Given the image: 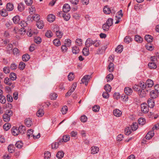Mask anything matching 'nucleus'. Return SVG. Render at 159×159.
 <instances>
[{
  "label": "nucleus",
  "mask_w": 159,
  "mask_h": 159,
  "mask_svg": "<svg viewBox=\"0 0 159 159\" xmlns=\"http://www.w3.org/2000/svg\"><path fill=\"white\" fill-rule=\"evenodd\" d=\"M27 23L24 21H21L20 22V26L22 28H20V35H24L26 32V29L27 28Z\"/></svg>",
  "instance_id": "obj_1"
},
{
  "label": "nucleus",
  "mask_w": 159,
  "mask_h": 159,
  "mask_svg": "<svg viewBox=\"0 0 159 159\" xmlns=\"http://www.w3.org/2000/svg\"><path fill=\"white\" fill-rule=\"evenodd\" d=\"M141 110L144 113H146L149 111V107L147 103H143L141 104Z\"/></svg>",
  "instance_id": "obj_2"
},
{
  "label": "nucleus",
  "mask_w": 159,
  "mask_h": 159,
  "mask_svg": "<svg viewBox=\"0 0 159 159\" xmlns=\"http://www.w3.org/2000/svg\"><path fill=\"white\" fill-rule=\"evenodd\" d=\"M91 78L90 75H86L84 76L81 80V82L84 84L86 85L88 84V82Z\"/></svg>",
  "instance_id": "obj_3"
},
{
  "label": "nucleus",
  "mask_w": 159,
  "mask_h": 159,
  "mask_svg": "<svg viewBox=\"0 0 159 159\" xmlns=\"http://www.w3.org/2000/svg\"><path fill=\"white\" fill-rule=\"evenodd\" d=\"M97 42V40H93L90 38H88L85 42V45L87 47H89L92 44H95Z\"/></svg>",
  "instance_id": "obj_4"
},
{
  "label": "nucleus",
  "mask_w": 159,
  "mask_h": 159,
  "mask_svg": "<svg viewBox=\"0 0 159 159\" xmlns=\"http://www.w3.org/2000/svg\"><path fill=\"white\" fill-rule=\"evenodd\" d=\"M20 128V126L19 128H17L15 127H13L11 129V132L12 134L15 136H17L19 133L20 131L19 129V128Z\"/></svg>",
  "instance_id": "obj_5"
},
{
  "label": "nucleus",
  "mask_w": 159,
  "mask_h": 159,
  "mask_svg": "<svg viewBox=\"0 0 159 159\" xmlns=\"http://www.w3.org/2000/svg\"><path fill=\"white\" fill-rule=\"evenodd\" d=\"M154 84L153 81L149 79H148L146 82V85L148 88V89H149V88L152 87Z\"/></svg>",
  "instance_id": "obj_6"
},
{
  "label": "nucleus",
  "mask_w": 159,
  "mask_h": 159,
  "mask_svg": "<svg viewBox=\"0 0 159 159\" xmlns=\"http://www.w3.org/2000/svg\"><path fill=\"white\" fill-rule=\"evenodd\" d=\"M149 90V89H148L147 88L145 90L144 89H142L141 91L139 94L140 97L142 98L145 97Z\"/></svg>",
  "instance_id": "obj_7"
},
{
  "label": "nucleus",
  "mask_w": 159,
  "mask_h": 159,
  "mask_svg": "<svg viewBox=\"0 0 159 159\" xmlns=\"http://www.w3.org/2000/svg\"><path fill=\"white\" fill-rule=\"evenodd\" d=\"M70 9V7L68 4H65L63 7V11L65 12H67Z\"/></svg>",
  "instance_id": "obj_8"
},
{
  "label": "nucleus",
  "mask_w": 159,
  "mask_h": 159,
  "mask_svg": "<svg viewBox=\"0 0 159 159\" xmlns=\"http://www.w3.org/2000/svg\"><path fill=\"white\" fill-rule=\"evenodd\" d=\"M124 92L127 95H130L131 94L133 90L131 88L129 87H126L124 89Z\"/></svg>",
  "instance_id": "obj_9"
},
{
  "label": "nucleus",
  "mask_w": 159,
  "mask_h": 159,
  "mask_svg": "<svg viewBox=\"0 0 159 159\" xmlns=\"http://www.w3.org/2000/svg\"><path fill=\"white\" fill-rule=\"evenodd\" d=\"M154 132L153 131H149L146 136V138L149 140L151 139L154 135Z\"/></svg>",
  "instance_id": "obj_10"
},
{
  "label": "nucleus",
  "mask_w": 159,
  "mask_h": 159,
  "mask_svg": "<svg viewBox=\"0 0 159 159\" xmlns=\"http://www.w3.org/2000/svg\"><path fill=\"white\" fill-rule=\"evenodd\" d=\"M55 19V16L53 14H51L48 15L47 16L48 21L50 22L53 21Z\"/></svg>",
  "instance_id": "obj_11"
},
{
  "label": "nucleus",
  "mask_w": 159,
  "mask_h": 159,
  "mask_svg": "<svg viewBox=\"0 0 159 159\" xmlns=\"http://www.w3.org/2000/svg\"><path fill=\"white\" fill-rule=\"evenodd\" d=\"M91 149V153L93 154L98 153L99 151V148L96 146H93Z\"/></svg>",
  "instance_id": "obj_12"
},
{
  "label": "nucleus",
  "mask_w": 159,
  "mask_h": 159,
  "mask_svg": "<svg viewBox=\"0 0 159 159\" xmlns=\"http://www.w3.org/2000/svg\"><path fill=\"white\" fill-rule=\"evenodd\" d=\"M11 116L8 115L7 113H5L3 115L2 117L4 121L8 122L10 120Z\"/></svg>",
  "instance_id": "obj_13"
},
{
  "label": "nucleus",
  "mask_w": 159,
  "mask_h": 159,
  "mask_svg": "<svg viewBox=\"0 0 159 159\" xmlns=\"http://www.w3.org/2000/svg\"><path fill=\"white\" fill-rule=\"evenodd\" d=\"M12 20L14 24H20V17L19 16H16L13 17Z\"/></svg>",
  "instance_id": "obj_14"
},
{
  "label": "nucleus",
  "mask_w": 159,
  "mask_h": 159,
  "mask_svg": "<svg viewBox=\"0 0 159 159\" xmlns=\"http://www.w3.org/2000/svg\"><path fill=\"white\" fill-rule=\"evenodd\" d=\"M72 52L73 54H76L80 52L79 48L77 46L73 47L72 48Z\"/></svg>",
  "instance_id": "obj_15"
},
{
  "label": "nucleus",
  "mask_w": 159,
  "mask_h": 159,
  "mask_svg": "<svg viewBox=\"0 0 159 159\" xmlns=\"http://www.w3.org/2000/svg\"><path fill=\"white\" fill-rule=\"evenodd\" d=\"M113 114L115 116L120 117L121 115L122 112L118 109H115L114 110Z\"/></svg>",
  "instance_id": "obj_16"
},
{
  "label": "nucleus",
  "mask_w": 159,
  "mask_h": 159,
  "mask_svg": "<svg viewBox=\"0 0 159 159\" xmlns=\"http://www.w3.org/2000/svg\"><path fill=\"white\" fill-rule=\"evenodd\" d=\"M147 102L148 104V106L149 107L151 108L154 107V103L153 99H149L148 100Z\"/></svg>",
  "instance_id": "obj_17"
},
{
  "label": "nucleus",
  "mask_w": 159,
  "mask_h": 159,
  "mask_svg": "<svg viewBox=\"0 0 159 159\" xmlns=\"http://www.w3.org/2000/svg\"><path fill=\"white\" fill-rule=\"evenodd\" d=\"M25 123L26 125L28 127L30 126L32 124V122L31 119L27 118L25 120Z\"/></svg>",
  "instance_id": "obj_18"
},
{
  "label": "nucleus",
  "mask_w": 159,
  "mask_h": 159,
  "mask_svg": "<svg viewBox=\"0 0 159 159\" xmlns=\"http://www.w3.org/2000/svg\"><path fill=\"white\" fill-rule=\"evenodd\" d=\"M103 11L106 14H109L111 12V10L107 6H105L103 8Z\"/></svg>",
  "instance_id": "obj_19"
},
{
  "label": "nucleus",
  "mask_w": 159,
  "mask_h": 159,
  "mask_svg": "<svg viewBox=\"0 0 159 159\" xmlns=\"http://www.w3.org/2000/svg\"><path fill=\"white\" fill-rule=\"evenodd\" d=\"M157 93L156 91L155 90H153L150 93V95L151 98L154 99L157 97Z\"/></svg>",
  "instance_id": "obj_20"
},
{
  "label": "nucleus",
  "mask_w": 159,
  "mask_h": 159,
  "mask_svg": "<svg viewBox=\"0 0 159 159\" xmlns=\"http://www.w3.org/2000/svg\"><path fill=\"white\" fill-rule=\"evenodd\" d=\"M14 8L13 4L12 3H8L6 6V9L8 11H12Z\"/></svg>",
  "instance_id": "obj_21"
},
{
  "label": "nucleus",
  "mask_w": 159,
  "mask_h": 159,
  "mask_svg": "<svg viewBox=\"0 0 159 159\" xmlns=\"http://www.w3.org/2000/svg\"><path fill=\"white\" fill-rule=\"evenodd\" d=\"M145 39L149 43L152 42L153 39V37L149 35H146L145 36Z\"/></svg>",
  "instance_id": "obj_22"
},
{
  "label": "nucleus",
  "mask_w": 159,
  "mask_h": 159,
  "mask_svg": "<svg viewBox=\"0 0 159 159\" xmlns=\"http://www.w3.org/2000/svg\"><path fill=\"white\" fill-rule=\"evenodd\" d=\"M36 25L37 27L39 29H42L44 26V24L42 20L37 21Z\"/></svg>",
  "instance_id": "obj_23"
},
{
  "label": "nucleus",
  "mask_w": 159,
  "mask_h": 159,
  "mask_svg": "<svg viewBox=\"0 0 159 159\" xmlns=\"http://www.w3.org/2000/svg\"><path fill=\"white\" fill-rule=\"evenodd\" d=\"M123 46L121 45H119L116 48L115 51L117 53H120L123 51Z\"/></svg>",
  "instance_id": "obj_24"
},
{
  "label": "nucleus",
  "mask_w": 159,
  "mask_h": 159,
  "mask_svg": "<svg viewBox=\"0 0 159 159\" xmlns=\"http://www.w3.org/2000/svg\"><path fill=\"white\" fill-rule=\"evenodd\" d=\"M7 148L8 152L10 153L13 152L14 151L15 148L13 144H10L8 146Z\"/></svg>",
  "instance_id": "obj_25"
},
{
  "label": "nucleus",
  "mask_w": 159,
  "mask_h": 159,
  "mask_svg": "<svg viewBox=\"0 0 159 159\" xmlns=\"http://www.w3.org/2000/svg\"><path fill=\"white\" fill-rule=\"evenodd\" d=\"M64 154L63 151H60L57 154L56 157L58 159H61L64 157Z\"/></svg>",
  "instance_id": "obj_26"
},
{
  "label": "nucleus",
  "mask_w": 159,
  "mask_h": 159,
  "mask_svg": "<svg viewBox=\"0 0 159 159\" xmlns=\"http://www.w3.org/2000/svg\"><path fill=\"white\" fill-rule=\"evenodd\" d=\"M61 139L59 140L58 142L53 143L52 145V149H57L59 146V143L61 142Z\"/></svg>",
  "instance_id": "obj_27"
},
{
  "label": "nucleus",
  "mask_w": 159,
  "mask_h": 159,
  "mask_svg": "<svg viewBox=\"0 0 159 159\" xmlns=\"http://www.w3.org/2000/svg\"><path fill=\"white\" fill-rule=\"evenodd\" d=\"M44 114V111L43 109H39L36 113L37 116L39 117L42 116Z\"/></svg>",
  "instance_id": "obj_28"
},
{
  "label": "nucleus",
  "mask_w": 159,
  "mask_h": 159,
  "mask_svg": "<svg viewBox=\"0 0 159 159\" xmlns=\"http://www.w3.org/2000/svg\"><path fill=\"white\" fill-rule=\"evenodd\" d=\"M12 48V45L11 44H9L6 47L7 52V53L10 54L11 52Z\"/></svg>",
  "instance_id": "obj_29"
},
{
  "label": "nucleus",
  "mask_w": 159,
  "mask_h": 159,
  "mask_svg": "<svg viewBox=\"0 0 159 159\" xmlns=\"http://www.w3.org/2000/svg\"><path fill=\"white\" fill-rule=\"evenodd\" d=\"M88 47L84 48L82 51L83 54L84 56H88L89 54V49Z\"/></svg>",
  "instance_id": "obj_30"
},
{
  "label": "nucleus",
  "mask_w": 159,
  "mask_h": 159,
  "mask_svg": "<svg viewBox=\"0 0 159 159\" xmlns=\"http://www.w3.org/2000/svg\"><path fill=\"white\" fill-rule=\"evenodd\" d=\"M4 83L8 85H11V79L8 78L7 77L4 80Z\"/></svg>",
  "instance_id": "obj_31"
},
{
  "label": "nucleus",
  "mask_w": 159,
  "mask_h": 159,
  "mask_svg": "<svg viewBox=\"0 0 159 159\" xmlns=\"http://www.w3.org/2000/svg\"><path fill=\"white\" fill-rule=\"evenodd\" d=\"M135 40L139 43H141L143 41V39L140 36L136 35L134 38Z\"/></svg>",
  "instance_id": "obj_32"
},
{
  "label": "nucleus",
  "mask_w": 159,
  "mask_h": 159,
  "mask_svg": "<svg viewBox=\"0 0 159 159\" xmlns=\"http://www.w3.org/2000/svg\"><path fill=\"white\" fill-rule=\"evenodd\" d=\"M30 58V56L28 54H25L22 56V59L23 61H27Z\"/></svg>",
  "instance_id": "obj_33"
},
{
  "label": "nucleus",
  "mask_w": 159,
  "mask_h": 159,
  "mask_svg": "<svg viewBox=\"0 0 159 159\" xmlns=\"http://www.w3.org/2000/svg\"><path fill=\"white\" fill-rule=\"evenodd\" d=\"M52 30L53 32H54L56 33L57 31L59 30V26L57 25H54L52 28Z\"/></svg>",
  "instance_id": "obj_34"
},
{
  "label": "nucleus",
  "mask_w": 159,
  "mask_h": 159,
  "mask_svg": "<svg viewBox=\"0 0 159 159\" xmlns=\"http://www.w3.org/2000/svg\"><path fill=\"white\" fill-rule=\"evenodd\" d=\"M70 139V137L68 135H65L63 136L62 139V140H61V142H66L69 141Z\"/></svg>",
  "instance_id": "obj_35"
},
{
  "label": "nucleus",
  "mask_w": 159,
  "mask_h": 159,
  "mask_svg": "<svg viewBox=\"0 0 159 159\" xmlns=\"http://www.w3.org/2000/svg\"><path fill=\"white\" fill-rule=\"evenodd\" d=\"M108 69L110 72H112L114 69V64L112 63H110L108 66Z\"/></svg>",
  "instance_id": "obj_36"
},
{
  "label": "nucleus",
  "mask_w": 159,
  "mask_h": 159,
  "mask_svg": "<svg viewBox=\"0 0 159 159\" xmlns=\"http://www.w3.org/2000/svg\"><path fill=\"white\" fill-rule=\"evenodd\" d=\"M45 36L48 38H51L53 35V34L50 30H48L45 33Z\"/></svg>",
  "instance_id": "obj_37"
},
{
  "label": "nucleus",
  "mask_w": 159,
  "mask_h": 159,
  "mask_svg": "<svg viewBox=\"0 0 159 159\" xmlns=\"http://www.w3.org/2000/svg\"><path fill=\"white\" fill-rule=\"evenodd\" d=\"M113 75L111 74H110L106 76V78L107 79V82H109L111 81L113 79Z\"/></svg>",
  "instance_id": "obj_38"
},
{
  "label": "nucleus",
  "mask_w": 159,
  "mask_h": 159,
  "mask_svg": "<svg viewBox=\"0 0 159 159\" xmlns=\"http://www.w3.org/2000/svg\"><path fill=\"white\" fill-rule=\"evenodd\" d=\"M53 43L57 46H58L61 44L60 40L57 39H55L53 40Z\"/></svg>",
  "instance_id": "obj_39"
},
{
  "label": "nucleus",
  "mask_w": 159,
  "mask_h": 159,
  "mask_svg": "<svg viewBox=\"0 0 159 159\" xmlns=\"http://www.w3.org/2000/svg\"><path fill=\"white\" fill-rule=\"evenodd\" d=\"M11 127V125L9 123H6L3 125V128L6 131H7Z\"/></svg>",
  "instance_id": "obj_40"
},
{
  "label": "nucleus",
  "mask_w": 159,
  "mask_h": 159,
  "mask_svg": "<svg viewBox=\"0 0 159 159\" xmlns=\"http://www.w3.org/2000/svg\"><path fill=\"white\" fill-rule=\"evenodd\" d=\"M34 42L38 44H40L42 41V39L39 37H35L34 39Z\"/></svg>",
  "instance_id": "obj_41"
},
{
  "label": "nucleus",
  "mask_w": 159,
  "mask_h": 159,
  "mask_svg": "<svg viewBox=\"0 0 159 159\" xmlns=\"http://www.w3.org/2000/svg\"><path fill=\"white\" fill-rule=\"evenodd\" d=\"M148 67L151 69H155L157 68V66L156 64L154 62H150L148 64Z\"/></svg>",
  "instance_id": "obj_42"
},
{
  "label": "nucleus",
  "mask_w": 159,
  "mask_h": 159,
  "mask_svg": "<svg viewBox=\"0 0 159 159\" xmlns=\"http://www.w3.org/2000/svg\"><path fill=\"white\" fill-rule=\"evenodd\" d=\"M138 128V125L137 123L134 122L131 125V128L133 130H136Z\"/></svg>",
  "instance_id": "obj_43"
},
{
  "label": "nucleus",
  "mask_w": 159,
  "mask_h": 159,
  "mask_svg": "<svg viewBox=\"0 0 159 159\" xmlns=\"http://www.w3.org/2000/svg\"><path fill=\"white\" fill-rule=\"evenodd\" d=\"M68 111V107L66 106H64L61 109V111L62 113L63 114H66Z\"/></svg>",
  "instance_id": "obj_44"
},
{
  "label": "nucleus",
  "mask_w": 159,
  "mask_h": 159,
  "mask_svg": "<svg viewBox=\"0 0 159 159\" xmlns=\"http://www.w3.org/2000/svg\"><path fill=\"white\" fill-rule=\"evenodd\" d=\"M104 89L107 92H110L111 91V87L109 84H107L104 86Z\"/></svg>",
  "instance_id": "obj_45"
},
{
  "label": "nucleus",
  "mask_w": 159,
  "mask_h": 159,
  "mask_svg": "<svg viewBox=\"0 0 159 159\" xmlns=\"http://www.w3.org/2000/svg\"><path fill=\"white\" fill-rule=\"evenodd\" d=\"M139 85L140 87L142 88V89H148L146 85V84L143 82H140L139 83Z\"/></svg>",
  "instance_id": "obj_46"
},
{
  "label": "nucleus",
  "mask_w": 159,
  "mask_h": 159,
  "mask_svg": "<svg viewBox=\"0 0 159 159\" xmlns=\"http://www.w3.org/2000/svg\"><path fill=\"white\" fill-rule=\"evenodd\" d=\"M62 16L64 19L66 21L68 20L70 18V16L68 13H64L63 14Z\"/></svg>",
  "instance_id": "obj_47"
},
{
  "label": "nucleus",
  "mask_w": 159,
  "mask_h": 159,
  "mask_svg": "<svg viewBox=\"0 0 159 159\" xmlns=\"http://www.w3.org/2000/svg\"><path fill=\"white\" fill-rule=\"evenodd\" d=\"M138 123L140 125H143L145 123V120L144 118H140L138 119Z\"/></svg>",
  "instance_id": "obj_48"
},
{
  "label": "nucleus",
  "mask_w": 159,
  "mask_h": 159,
  "mask_svg": "<svg viewBox=\"0 0 159 159\" xmlns=\"http://www.w3.org/2000/svg\"><path fill=\"white\" fill-rule=\"evenodd\" d=\"M10 77L11 80H14L16 78V76L15 73H11L10 75Z\"/></svg>",
  "instance_id": "obj_49"
},
{
  "label": "nucleus",
  "mask_w": 159,
  "mask_h": 159,
  "mask_svg": "<svg viewBox=\"0 0 159 159\" xmlns=\"http://www.w3.org/2000/svg\"><path fill=\"white\" fill-rule=\"evenodd\" d=\"M6 101V98L4 96L2 95H0V102L1 103L4 104Z\"/></svg>",
  "instance_id": "obj_50"
},
{
  "label": "nucleus",
  "mask_w": 159,
  "mask_h": 159,
  "mask_svg": "<svg viewBox=\"0 0 159 159\" xmlns=\"http://www.w3.org/2000/svg\"><path fill=\"white\" fill-rule=\"evenodd\" d=\"M109 27L106 23L104 24L102 27L103 30L105 32L109 30Z\"/></svg>",
  "instance_id": "obj_51"
},
{
  "label": "nucleus",
  "mask_w": 159,
  "mask_h": 159,
  "mask_svg": "<svg viewBox=\"0 0 159 159\" xmlns=\"http://www.w3.org/2000/svg\"><path fill=\"white\" fill-rule=\"evenodd\" d=\"M33 20H39L40 19V16L38 14H35L32 16Z\"/></svg>",
  "instance_id": "obj_52"
},
{
  "label": "nucleus",
  "mask_w": 159,
  "mask_h": 159,
  "mask_svg": "<svg viewBox=\"0 0 159 159\" xmlns=\"http://www.w3.org/2000/svg\"><path fill=\"white\" fill-rule=\"evenodd\" d=\"M36 10L34 7H31L29 9V13L31 14H33L35 12Z\"/></svg>",
  "instance_id": "obj_53"
},
{
  "label": "nucleus",
  "mask_w": 159,
  "mask_h": 159,
  "mask_svg": "<svg viewBox=\"0 0 159 159\" xmlns=\"http://www.w3.org/2000/svg\"><path fill=\"white\" fill-rule=\"evenodd\" d=\"M57 95L55 93H52L50 95V98L51 100H55L57 97Z\"/></svg>",
  "instance_id": "obj_54"
},
{
  "label": "nucleus",
  "mask_w": 159,
  "mask_h": 159,
  "mask_svg": "<svg viewBox=\"0 0 159 159\" xmlns=\"http://www.w3.org/2000/svg\"><path fill=\"white\" fill-rule=\"evenodd\" d=\"M113 19L112 18H109L106 22V24L110 27L113 24Z\"/></svg>",
  "instance_id": "obj_55"
},
{
  "label": "nucleus",
  "mask_w": 159,
  "mask_h": 159,
  "mask_svg": "<svg viewBox=\"0 0 159 159\" xmlns=\"http://www.w3.org/2000/svg\"><path fill=\"white\" fill-rule=\"evenodd\" d=\"M51 154L50 152H47L44 153V158L45 159H48L50 158Z\"/></svg>",
  "instance_id": "obj_56"
},
{
  "label": "nucleus",
  "mask_w": 159,
  "mask_h": 159,
  "mask_svg": "<svg viewBox=\"0 0 159 159\" xmlns=\"http://www.w3.org/2000/svg\"><path fill=\"white\" fill-rule=\"evenodd\" d=\"M74 74L72 72L70 73L68 76V79L70 81L72 80L74 78Z\"/></svg>",
  "instance_id": "obj_57"
},
{
  "label": "nucleus",
  "mask_w": 159,
  "mask_h": 159,
  "mask_svg": "<svg viewBox=\"0 0 159 159\" xmlns=\"http://www.w3.org/2000/svg\"><path fill=\"white\" fill-rule=\"evenodd\" d=\"M131 41V38L128 36H126L124 39V41L125 43H129Z\"/></svg>",
  "instance_id": "obj_58"
},
{
  "label": "nucleus",
  "mask_w": 159,
  "mask_h": 159,
  "mask_svg": "<svg viewBox=\"0 0 159 159\" xmlns=\"http://www.w3.org/2000/svg\"><path fill=\"white\" fill-rule=\"evenodd\" d=\"M100 109V107L98 106L95 105L92 107L93 111L95 112H97L99 111Z\"/></svg>",
  "instance_id": "obj_59"
},
{
  "label": "nucleus",
  "mask_w": 159,
  "mask_h": 159,
  "mask_svg": "<svg viewBox=\"0 0 159 159\" xmlns=\"http://www.w3.org/2000/svg\"><path fill=\"white\" fill-rule=\"evenodd\" d=\"M146 47L148 50L150 51H152L153 49L152 46L149 43L146 44Z\"/></svg>",
  "instance_id": "obj_60"
},
{
  "label": "nucleus",
  "mask_w": 159,
  "mask_h": 159,
  "mask_svg": "<svg viewBox=\"0 0 159 159\" xmlns=\"http://www.w3.org/2000/svg\"><path fill=\"white\" fill-rule=\"evenodd\" d=\"M25 127L24 126L20 125V134H23L25 132Z\"/></svg>",
  "instance_id": "obj_61"
},
{
  "label": "nucleus",
  "mask_w": 159,
  "mask_h": 159,
  "mask_svg": "<svg viewBox=\"0 0 159 159\" xmlns=\"http://www.w3.org/2000/svg\"><path fill=\"white\" fill-rule=\"evenodd\" d=\"M125 134L127 135H129L131 132L129 128V127L126 128L125 129Z\"/></svg>",
  "instance_id": "obj_62"
},
{
  "label": "nucleus",
  "mask_w": 159,
  "mask_h": 159,
  "mask_svg": "<svg viewBox=\"0 0 159 159\" xmlns=\"http://www.w3.org/2000/svg\"><path fill=\"white\" fill-rule=\"evenodd\" d=\"M61 50L63 53L66 52L67 50V48L66 45H63L61 46Z\"/></svg>",
  "instance_id": "obj_63"
},
{
  "label": "nucleus",
  "mask_w": 159,
  "mask_h": 159,
  "mask_svg": "<svg viewBox=\"0 0 159 159\" xmlns=\"http://www.w3.org/2000/svg\"><path fill=\"white\" fill-rule=\"evenodd\" d=\"M56 34L57 37L58 38H61L62 37L63 33L62 32L59 30L58 31L56 32Z\"/></svg>",
  "instance_id": "obj_64"
}]
</instances>
